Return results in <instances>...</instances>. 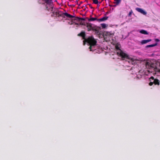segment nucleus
Segmentation results:
<instances>
[{
  "mask_svg": "<svg viewBox=\"0 0 160 160\" xmlns=\"http://www.w3.org/2000/svg\"><path fill=\"white\" fill-rule=\"evenodd\" d=\"M136 10L138 12L141 13L144 15H146L147 14V12L142 8H136Z\"/></svg>",
  "mask_w": 160,
  "mask_h": 160,
  "instance_id": "6e6552de",
  "label": "nucleus"
},
{
  "mask_svg": "<svg viewBox=\"0 0 160 160\" xmlns=\"http://www.w3.org/2000/svg\"><path fill=\"white\" fill-rule=\"evenodd\" d=\"M153 83H154L153 82H150L149 83V85H150V86H152V85L153 84Z\"/></svg>",
  "mask_w": 160,
  "mask_h": 160,
  "instance_id": "aec40b11",
  "label": "nucleus"
},
{
  "mask_svg": "<svg viewBox=\"0 0 160 160\" xmlns=\"http://www.w3.org/2000/svg\"><path fill=\"white\" fill-rule=\"evenodd\" d=\"M93 2L95 4H97L98 3V0H93Z\"/></svg>",
  "mask_w": 160,
  "mask_h": 160,
  "instance_id": "6ab92c4d",
  "label": "nucleus"
},
{
  "mask_svg": "<svg viewBox=\"0 0 160 160\" xmlns=\"http://www.w3.org/2000/svg\"><path fill=\"white\" fill-rule=\"evenodd\" d=\"M146 67L147 68H153L154 69L155 66L152 63H151L149 62H147L146 63Z\"/></svg>",
  "mask_w": 160,
  "mask_h": 160,
  "instance_id": "0eeeda50",
  "label": "nucleus"
},
{
  "mask_svg": "<svg viewBox=\"0 0 160 160\" xmlns=\"http://www.w3.org/2000/svg\"><path fill=\"white\" fill-rule=\"evenodd\" d=\"M107 34L108 36H109L110 37H112L113 35V34L110 33V32H107Z\"/></svg>",
  "mask_w": 160,
  "mask_h": 160,
  "instance_id": "a211bd4d",
  "label": "nucleus"
},
{
  "mask_svg": "<svg viewBox=\"0 0 160 160\" xmlns=\"http://www.w3.org/2000/svg\"><path fill=\"white\" fill-rule=\"evenodd\" d=\"M139 32L142 34L145 35H148V33L147 31L144 30H142L139 31Z\"/></svg>",
  "mask_w": 160,
  "mask_h": 160,
  "instance_id": "9d476101",
  "label": "nucleus"
},
{
  "mask_svg": "<svg viewBox=\"0 0 160 160\" xmlns=\"http://www.w3.org/2000/svg\"><path fill=\"white\" fill-rule=\"evenodd\" d=\"M83 42L84 45L85 44V42H87L88 44V45L90 46L89 49L91 51H93L96 49L95 46L97 42L93 37H89L87 39H85Z\"/></svg>",
  "mask_w": 160,
  "mask_h": 160,
  "instance_id": "f03ea898",
  "label": "nucleus"
},
{
  "mask_svg": "<svg viewBox=\"0 0 160 160\" xmlns=\"http://www.w3.org/2000/svg\"><path fill=\"white\" fill-rule=\"evenodd\" d=\"M153 83L155 84V85L159 84V82L158 81V80L157 79L154 80Z\"/></svg>",
  "mask_w": 160,
  "mask_h": 160,
  "instance_id": "2eb2a0df",
  "label": "nucleus"
},
{
  "mask_svg": "<svg viewBox=\"0 0 160 160\" xmlns=\"http://www.w3.org/2000/svg\"><path fill=\"white\" fill-rule=\"evenodd\" d=\"M86 26L88 30V31H90L92 30H95L96 32H98V30H96V29L94 28L93 26V25L91 23H87L86 25Z\"/></svg>",
  "mask_w": 160,
  "mask_h": 160,
  "instance_id": "39448f33",
  "label": "nucleus"
},
{
  "mask_svg": "<svg viewBox=\"0 0 160 160\" xmlns=\"http://www.w3.org/2000/svg\"><path fill=\"white\" fill-rule=\"evenodd\" d=\"M78 35H80V36H82L83 38V39H85L84 38H85V34L84 32H82L81 33H80Z\"/></svg>",
  "mask_w": 160,
  "mask_h": 160,
  "instance_id": "4468645a",
  "label": "nucleus"
},
{
  "mask_svg": "<svg viewBox=\"0 0 160 160\" xmlns=\"http://www.w3.org/2000/svg\"><path fill=\"white\" fill-rule=\"evenodd\" d=\"M101 26L102 28H105L108 26V25L105 23H102L101 24Z\"/></svg>",
  "mask_w": 160,
  "mask_h": 160,
  "instance_id": "dca6fc26",
  "label": "nucleus"
},
{
  "mask_svg": "<svg viewBox=\"0 0 160 160\" xmlns=\"http://www.w3.org/2000/svg\"><path fill=\"white\" fill-rule=\"evenodd\" d=\"M53 1H52V4H51V5H48V3H46V8L47 9V10L48 11H53Z\"/></svg>",
  "mask_w": 160,
  "mask_h": 160,
  "instance_id": "423d86ee",
  "label": "nucleus"
},
{
  "mask_svg": "<svg viewBox=\"0 0 160 160\" xmlns=\"http://www.w3.org/2000/svg\"><path fill=\"white\" fill-rule=\"evenodd\" d=\"M56 16H61L62 17H65V16L68 17L70 18H74L72 19V22L73 23H75L76 25H79V24L77 23V22L79 20V18L78 17H75L74 16L71 15L68 13H61L60 12H56Z\"/></svg>",
  "mask_w": 160,
  "mask_h": 160,
  "instance_id": "7ed1b4c3",
  "label": "nucleus"
},
{
  "mask_svg": "<svg viewBox=\"0 0 160 160\" xmlns=\"http://www.w3.org/2000/svg\"><path fill=\"white\" fill-rule=\"evenodd\" d=\"M152 41L151 39H148V40H144L141 41V43L142 44H143L145 43H146L148 42H149Z\"/></svg>",
  "mask_w": 160,
  "mask_h": 160,
  "instance_id": "1a4fd4ad",
  "label": "nucleus"
},
{
  "mask_svg": "<svg viewBox=\"0 0 160 160\" xmlns=\"http://www.w3.org/2000/svg\"><path fill=\"white\" fill-rule=\"evenodd\" d=\"M87 19H88V20L89 21H95L96 20L98 21V19L97 18H87Z\"/></svg>",
  "mask_w": 160,
  "mask_h": 160,
  "instance_id": "9b49d317",
  "label": "nucleus"
},
{
  "mask_svg": "<svg viewBox=\"0 0 160 160\" xmlns=\"http://www.w3.org/2000/svg\"><path fill=\"white\" fill-rule=\"evenodd\" d=\"M121 1V0H115V3L117 4H118Z\"/></svg>",
  "mask_w": 160,
  "mask_h": 160,
  "instance_id": "f3484780",
  "label": "nucleus"
},
{
  "mask_svg": "<svg viewBox=\"0 0 160 160\" xmlns=\"http://www.w3.org/2000/svg\"><path fill=\"white\" fill-rule=\"evenodd\" d=\"M52 0H38V2L40 4H44L45 3H47L48 5H51V6Z\"/></svg>",
  "mask_w": 160,
  "mask_h": 160,
  "instance_id": "20e7f679",
  "label": "nucleus"
},
{
  "mask_svg": "<svg viewBox=\"0 0 160 160\" xmlns=\"http://www.w3.org/2000/svg\"><path fill=\"white\" fill-rule=\"evenodd\" d=\"M155 41L157 42H158L159 41V40L158 39L156 38L155 39Z\"/></svg>",
  "mask_w": 160,
  "mask_h": 160,
  "instance_id": "412c9836",
  "label": "nucleus"
},
{
  "mask_svg": "<svg viewBox=\"0 0 160 160\" xmlns=\"http://www.w3.org/2000/svg\"><path fill=\"white\" fill-rule=\"evenodd\" d=\"M157 45V43H156L155 44H151L147 45L146 47V48H150L152 47H153Z\"/></svg>",
  "mask_w": 160,
  "mask_h": 160,
  "instance_id": "ddd939ff",
  "label": "nucleus"
},
{
  "mask_svg": "<svg viewBox=\"0 0 160 160\" xmlns=\"http://www.w3.org/2000/svg\"><path fill=\"white\" fill-rule=\"evenodd\" d=\"M117 50V53L118 55L121 56L123 59L126 58L127 60L126 61L128 62L129 63H131L132 64H134L135 62V60L132 58H129L128 57V55L124 53L120 49V46L119 44H117L115 46Z\"/></svg>",
  "mask_w": 160,
  "mask_h": 160,
  "instance_id": "f257e3e1",
  "label": "nucleus"
},
{
  "mask_svg": "<svg viewBox=\"0 0 160 160\" xmlns=\"http://www.w3.org/2000/svg\"><path fill=\"white\" fill-rule=\"evenodd\" d=\"M108 17H104L102 18H100L98 19V21H103L107 19Z\"/></svg>",
  "mask_w": 160,
  "mask_h": 160,
  "instance_id": "f8f14e48",
  "label": "nucleus"
}]
</instances>
